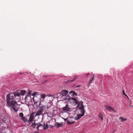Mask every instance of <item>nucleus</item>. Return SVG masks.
<instances>
[{
  "instance_id": "obj_1",
  "label": "nucleus",
  "mask_w": 133,
  "mask_h": 133,
  "mask_svg": "<svg viewBox=\"0 0 133 133\" xmlns=\"http://www.w3.org/2000/svg\"><path fill=\"white\" fill-rule=\"evenodd\" d=\"M9 106H12V109L16 112L18 111V108L17 107V106H18V104H17L16 102L15 101H10V104H7Z\"/></svg>"
},
{
  "instance_id": "obj_2",
  "label": "nucleus",
  "mask_w": 133,
  "mask_h": 133,
  "mask_svg": "<svg viewBox=\"0 0 133 133\" xmlns=\"http://www.w3.org/2000/svg\"><path fill=\"white\" fill-rule=\"evenodd\" d=\"M14 95L13 94L11 93L7 95L6 99L7 104H10V101L13 99Z\"/></svg>"
},
{
  "instance_id": "obj_3",
  "label": "nucleus",
  "mask_w": 133,
  "mask_h": 133,
  "mask_svg": "<svg viewBox=\"0 0 133 133\" xmlns=\"http://www.w3.org/2000/svg\"><path fill=\"white\" fill-rule=\"evenodd\" d=\"M67 120L66 122L68 124H73L75 122L76 120L75 118H74L72 117H69L67 118H66Z\"/></svg>"
},
{
  "instance_id": "obj_4",
  "label": "nucleus",
  "mask_w": 133,
  "mask_h": 133,
  "mask_svg": "<svg viewBox=\"0 0 133 133\" xmlns=\"http://www.w3.org/2000/svg\"><path fill=\"white\" fill-rule=\"evenodd\" d=\"M64 99L66 100H72L74 101V103L77 104L79 102V101H77L76 98H71L69 96H67V98H64Z\"/></svg>"
},
{
  "instance_id": "obj_5",
  "label": "nucleus",
  "mask_w": 133,
  "mask_h": 133,
  "mask_svg": "<svg viewBox=\"0 0 133 133\" xmlns=\"http://www.w3.org/2000/svg\"><path fill=\"white\" fill-rule=\"evenodd\" d=\"M83 102L82 101H79L77 104V107L79 108V109H84V107L83 104Z\"/></svg>"
},
{
  "instance_id": "obj_6",
  "label": "nucleus",
  "mask_w": 133,
  "mask_h": 133,
  "mask_svg": "<svg viewBox=\"0 0 133 133\" xmlns=\"http://www.w3.org/2000/svg\"><path fill=\"white\" fill-rule=\"evenodd\" d=\"M104 107L105 109L108 110H112L116 112L115 108H112L111 107H110L108 105H105Z\"/></svg>"
},
{
  "instance_id": "obj_7",
  "label": "nucleus",
  "mask_w": 133,
  "mask_h": 133,
  "mask_svg": "<svg viewBox=\"0 0 133 133\" xmlns=\"http://www.w3.org/2000/svg\"><path fill=\"white\" fill-rule=\"evenodd\" d=\"M62 110L63 111H71V109L70 108L67 104H66L65 106L64 107L62 108Z\"/></svg>"
},
{
  "instance_id": "obj_8",
  "label": "nucleus",
  "mask_w": 133,
  "mask_h": 133,
  "mask_svg": "<svg viewBox=\"0 0 133 133\" xmlns=\"http://www.w3.org/2000/svg\"><path fill=\"white\" fill-rule=\"evenodd\" d=\"M36 128L38 130H43V124H39L37 126Z\"/></svg>"
},
{
  "instance_id": "obj_9",
  "label": "nucleus",
  "mask_w": 133,
  "mask_h": 133,
  "mask_svg": "<svg viewBox=\"0 0 133 133\" xmlns=\"http://www.w3.org/2000/svg\"><path fill=\"white\" fill-rule=\"evenodd\" d=\"M68 93V91L67 90H62L61 92V94L63 96H66L67 95V94Z\"/></svg>"
},
{
  "instance_id": "obj_10",
  "label": "nucleus",
  "mask_w": 133,
  "mask_h": 133,
  "mask_svg": "<svg viewBox=\"0 0 133 133\" xmlns=\"http://www.w3.org/2000/svg\"><path fill=\"white\" fill-rule=\"evenodd\" d=\"M39 108L43 111V110H45L46 108L47 109H48V107L46 105H43L41 107H40Z\"/></svg>"
},
{
  "instance_id": "obj_11",
  "label": "nucleus",
  "mask_w": 133,
  "mask_h": 133,
  "mask_svg": "<svg viewBox=\"0 0 133 133\" xmlns=\"http://www.w3.org/2000/svg\"><path fill=\"white\" fill-rule=\"evenodd\" d=\"M43 111H42L39 108V110H38L35 116H39L41 115Z\"/></svg>"
},
{
  "instance_id": "obj_12",
  "label": "nucleus",
  "mask_w": 133,
  "mask_h": 133,
  "mask_svg": "<svg viewBox=\"0 0 133 133\" xmlns=\"http://www.w3.org/2000/svg\"><path fill=\"white\" fill-rule=\"evenodd\" d=\"M35 113V112H32L30 115L29 118V119L32 120V121H33V120L34 119V114Z\"/></svg>"
},
{
  "instance_id": "obj_13",
  "label": "nucleus",
  "mask_w": 133,
  "mask_h": 133,
  "mask_svg": "<svg viewBox=\"0 0 133 133\" xmlns=\"http://www.w3.org/2000/svg\"><path fill=\"white\" fill-rule=\"evenodd\" d=\"M84 116L83 114H78L77 115V116L76 117L75 119L76 120H78L79 119L81 118L82 116Z\"/></svg>"
},
{
  "instance_id": "obj_14",
  "label": "nucleus",
  "mask_w": 133,
  "mask_h": 133,
  "mask_svg": "<svg viewBox=\"0 0 133 133\" xmlns=\"http://www.w3.org/2000/svg\"><path fill=\"white\" fill-rule=\"evenodd\" d=\"M84 112L85 111L84 109H79V110L78 111V114H83L84 115Z\"/></svg>"
},
{
  "instance_id": "obj_15",
  "label": "nucleus",
  "mask_w": 133,
  "mask_h": 133,
  "mask_svg": "<svg viewBox=\"0 0 133 133\" xmlns=\"http://www.w3.org/2000/svg\"><path fill=\"white\" fill-rule=\"evenodd\" d=\"M43 130L47 129L48 128V125L47 123H46L45 124L44 123V124H43Z\"/></svg>"
},
{
  "instance_id": "obj_16",
  "label": "nucleus",
  "mask_w": 133,
  "mask_h": 133,
  "mask_svg": "<svg viewBox=\"0 0 133 133\" xmlns=\"http://www.w3.org/2000/svg\"><path fill=\"white\" fill-rule=\"evenodd\" d=\"M69 94L72 95H75L77 96V94L74 91H71L69 92Z\"/></svg>"
},
{
  "instance_id": "obj_17",
  "label": "nucleus",
  "mask_w": 133,
  "mask_h": 133,
  "mask_svg": "<svg viewBox=\"0 0 133 133\" xmlns=\"http://www.w3.org/2000/svg\"><path fill=\"white\" fill-rule=\"evenodd\" d=\"M56 125L57 126V127L58 128H59L60 127H62L63 126V123H59L58 122H56Z\"/></svg>"
},
{
  "instance_id": "obj_18",
  "label": "nucleus",
  "mask_w": 133,
  "mask_h": 133,
  "mask_svg": "<svg viewBox=\"0 0 133 133\" xmlns=\"http://www.w3.org/2000/svg\"><path fill=\"white\" fill-rule=\"evenodd\" d=\"M95 79V77L94 76V75H93V76L92 77V78L90 79L89 81V84L90 83L92 82V81L94 80Z\"/></svg>"
},
{
  "instance_id": "obj_19",
  "label": "nucleus",
  "mask_w": 133,
  "mask_h": 133,
  "mask_svg": "<svg viewBox=\"0 0 133 133\" xmlns=\"http://www.w3.org/2000/svg\"><path fill=\"white\" fill-rule=\"evenodd\" d=\"M99 117L100 118L102 121L103 120V116L101 114L99 113L98 115Z\"/></svg>"
},
{
  "instance_id": "obj_20",
  "label": "nucleus",
  "mask_w": 133,
  "mask_h": 133,
  "mask_svg": "<svg viewBox=\"0 0 133 133\" xmlns=\"http://www.w3.org/2000/svg\"><path fill=\"white\" fill-rule=\"evenodd\" d=\"M119 119H120L121 120L120 121L121 122H123L126 121L127 120V119L126 118H123L122 117H120L119 118Z\"/></svg>"
},
{
  "instance_id": "obj_21",
  "label": "nucleus",
  "mask_w": 133,
  "mask_h": 133,
  "mask_svg": "<svg viewBox=\"0 0 133 133\" xmlns=\"http://www.w3.org/2000/svg\"><path fill=\"white\" fill-rule=\"evenodd\" d=\"M77 78V76H75L74 77V79L73 80H69L68 81V82H73V81H75V80H76V79Z\"/></svg>"
},
{
  "instance_id": "obj_22",
  "label": "nucleus",
  "mask_w": 133,
  "mask_h": 133,
  "mask_svg": "<svg viewBox=\"0 0 133 133\" xmlns=\"http://www.w3.org/2000/svg\"><path fill=\"white\" fill-rule=\"evenodd\" d=\"M26 91L24 90H22L20 94L21 95H23L25 94Z\"/></svg>"
},
{
  "instance_id": "obj_23",
  "label": "nucleus",
  "mask_w": 133,
  "mask_h": 133,
  "mask_svg": "<svg viewBox=\"0 0 133 133\" xmlns=\"http://www.w3.org/2000/svg\"><path fill=\"white\" fill-rule=\"evenodd\" d=\"M37 124L35 123H32V124L31 125V127L34 128H35Z\"/></svg>"
},
{
  "instance_id": "obj_24",
  "label": "nucleus",
  "mask_w": 133,
  "mask_h": 133,
  "mask_svg": "<svg viewBox=\"0 0 133 133\" xmlns=\"http://www.w3.org/2000/svg\"><path fill=\"white\" fill-rule=\"evenodd\" d=\"M14 94V96L16 97V96L19 97L20 95V94L19 93H15L14 94Z\"/></svg>"
},
{
  "instance_id": "obj_25",
  "label": "nucleus",
  "mask_w": 133,
  "mask_h": 133,
  "mask_svg": "<svg viewBox=\"0 0 133 133\" xmlns=\"http://www.w3.org/2000/svg\"><path fill=\"white\" fill-rule=\"evenodd\" d=\"M22 119L23 121L24 122H25L27 121V119L25 117H23L22 118H21Z\"/></svg>"
},
{
  "instance_id": "obj_26",
  "label": "nucleus",
  "mask_w": 133,
  "mask_h": 133,
  "mask_svg": "<svg viewBox=\"0 0 133 133\" xmlns=\"http://www.w3.org/2000/svg\"><path fill=\"white\" fill-rule=\"evenodd\" d=\"M19 116H20L21 118L24 117V115L23 113H20L19 114Z\"/></svg>"
},
{
  "instance_id": "obj_27",
  "label": "nucleus",
  "mask_w": 133,
  "mask_h": 133,
  "mask_svg": "<svg viewBox=\"0 0 133 133\" xmlns=\"http://www.w3.org/2000/svg\"><path fill=\"white\" fill-rule=\"evenodd\" d=\"M41 97L43 99H44V98L45 97V94H42L41 95Z\"/></svg>"
},
{
  "instance_id": "obj_28",
  "label": "nucleus",
  "mask_w": 133,
  "mask_h": 133,
  "mask_svg": "<svg viewBox=\"0 0 133 133\" xmlns=\"http://www.w3.org/2000/svg\"><path fill=\"white\" fill-rule=\"evenodd\" d=\"M37 92H35L33 94H31V95L32 96H34L37 94Z\"/></svg>"
},
{
  "instance_id": "obj_29",
  "label": "nucleus",
  "mask_w": 133,
  "mask_h": 133,
  "mask_svg": "<svg viewBox=\"0 0 133 133\" xmlns=\"http://www.w3.org/2000/svg\"><path fill=\"white\" fill-rule=\"evenodd\" d=\"M122 93L123 95H124L125 96H127V95L125 93V91L124 90H123L122 91Z\"/></svg>"
},
{
  "instance_id": "obj_30",
  "label": "nucleus",
  "mask_w": 133,
  "mask_h": 133,
  "mask_svg": "<svg viewBox=\"0 0 133 133\" xmlns=\"http://www.w3.org/2000/svg\"><path fill=\"white\" fill-rule=\"evenodd\" d=\"M32 120H30V119H29V120H28V122H29V124H30V123L32 122Z\"/></svg>"
},
{
  "instance_id": "obj_31",
  "label": "nucleus",
  "mask_w": 133,
  "mask_h": 133,
  "mask_svg": "<svg viewBox=\"0 0 133 133\" xmlns=\"http://www.w3.org/2000/svg\"><path fill=\"white\" fill-rule=\"evenodd\" d=\"M31 91H29V93H28V94H31Z\"/></svg>"
},
{
  "instance_id": "obj_32",
  "label": "nucleus",
  "mask_w": 133,
  "mask_h": 133,
  "mask_svg": "<svg viewBox=\"0 0 133 133\" xmlns=\"http://www.w3.org/2000/svg\"><path fill=\"white\" fill-rule=\"evenodd\" d=\"M130 106L131 105V100L130 101Z\"/></svg>"
},
{
  "instance_id": "obj_33",
  "label": "nucleus",
  "mask_w": 133,
  "mask_h": 133,
  "mask_svg": "<svg viewBox=\"0 0 133 133\" xmlns=\"http://www.w3.org/2000/svg\"><path fill=\"white\" fill-rule=\"evenodd\" d=\"M127 98H128V99H129V97H128V96H127H127H125Z\"/></svg>"
},
{
  "instance_id": "obj_34",
  "label": "nucleus",
  "mask_w": 133,
  "mask_h": 133,
  "mask_svg": "<svg viewBox=\"0 0 133 133\" xmlns=\"http://www.w3.org/2000/svg\"><path fill=\"white\" fill-rule=\"evenodd\" d=\"M89 74V73H88L87 74V75H86V76H87Z\"/></svg>"
},
{
  "instance_id": "obj_35",
  "label": "nucleus",
  "mask_w": 133,
  "mask_h": 133,
  "mask_svg": "<svg viewBox=\"0 0 133 133\" xmlns=\"http://www.w3.org/2000/svg\"><path fill=\"white\" fill-rule=\"evenodd\" d=\"M47 80H46L44 82H43V83H44V82H46L47 81Z\"/></svg>"
},
{
  "instance_id": "obj_36",
  "label": "nucleus",
  "mask_w": 133,
  "mask_h": 133,
  "mask_svg": "<svg viewBox=\"0 0 133 133\" xmlns=\"http://www.w3.org/2000/svg\"><path fill=\"white\" fill-rule=\"evenodd\" d=\"M64 120L66 121L67 120L66 119H64Z\"/></svg>"
},
{
  "instance_id": "obj_37",
  "label": "nucleus",
  "mask_w": 133,
  "mask_h": 133,
  "mask_svg": "<svg viewBox=\"0 0 133 133\" xmlns=\"http://www.w3.org/2000/svg\"><path fill=\"white\" fill-rule=\"evenodd\" d=\"M46 76H44V77H46Z\"/></svg>"
},
{
  "instance_id": "obj_38",
  "label": "nucleus",
  "mask_w": 133,
  "mask_h": 133,
  "mask_svg": "<svg viewBox=\"0 0 133 133\" xmlns=\"http://www.w3.org/2000/svg\"><path fill=\"white\" fill-rule=\"evenodd\" d=\"M37 133H38V132H37Z\"/></svg>"
},
{
  "instance_id": "obj_39",
  "label": "nucleus",
  "mask_w": 133,
  "mask_h": 133,
  "mask_svg": "<svg viewBox=\"0 0 133 133\" xmlns=\"http://www.w3.org/2000/svg\"><path fill=\"white\" fill-rule=\"evenodd\" d=\"M46 104H48V103H46Z\"/></svg>"
},
{
  "instance_id": "obj_40",
  "label": "nucleus",
  "mask_w": 133,
  "mask_h": 133,
  "mask_svg": "<svg viewBox=\"0 0 133 133\" xmlns=\"http://www.w3.org/2000/svg\"><path fill=\"white\" fill-rule=\"evenodd\" d=\"M132 107H133V105H132Z\"/></svg>"
}]
</instances>
